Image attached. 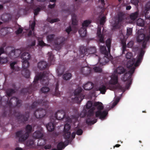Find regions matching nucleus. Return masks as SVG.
<instances>
[{"mask_svg":"<svg viewBox=\"0 0 150 150\" xmlns=\"http://www.w3.org/2000/svg\"><path fill=\"white\" fill-rule=\"evenodd\" d=\"M107 89L106 86L103 85L100 86L98 88V90L100 91V93L102 94H105L106 91Z\"/></svg>","mask_w":150,"mask_h":150,"instance_id":"nucleus-33","label":"nucleus"},{"mask_svg":"<svg viewBox=\"0 0 150 150\" xmlns=\"http://www.w3.org/2000/svg\"><path fill=\"white\" fill-rule=\"evenodd\" d=\"M101 27L98 26L97 32V41L100 47V51L101 53L105 55L103 58L101 59L98 57V62L100 63V66L105 65L108 61V59L107 57L108 56V53L105 46V35L101 33Z\"/></svg>","mask_w":150,"mask_h":150,"instance_id":"nucleus-1","label":"nucleus"},{"mask_svg":"<svg viewBox=\"0 0 150 150\" xmlns=\"http://www.w3.org/2000/svg\"><path fill=\"white\" fill-rule=\"evenodd\" d=\"M7 100L6 101V105L7 106L4 107V111L3 112L2 116L4 117H6L7 116H10L12 114V103L11 100L13 99L16 100V106L18 108L21 107L22 104V101L21 100H19L18 98L15 97H12L11 98L10 100L8 101L9 98H7Z\"/></svg>","mask_w":150,"mask_h":150,"instance_id":"nucleus-2","label":"nucleus"},{"mask_svg":"<svg viewBox=\"0 0 150 150\" xmlns=\"http://www.w3.org/2000/svg\"><path fill=\"white\" fill-rule=\"evenodd\" d=\"M43 136V132L42 131H36L33 134V137L36 139L41 138Z\"/></svg>","mask_w":150,"mask_h":150,"instance_id":"nucleus-25","label":"nucleus"},{"mask_svg":"<svg viewBox=\"0 0 150 150\" xmlns=\"http://www.w3.org/2000/svg\"><path fill=\"white\" fill-rule=\"evenodd\" d=\"M59 84L58 82H57L55 88V94L57 96H58L60 94L59 91H58Z\"/></svg>","mask_w":150,"mask_h":150,"instance_id":"nucleus-47","label":"nucleus"},{"mask_svg":"<svg viewBox=\"0 0 150 150\" xmlns=\"http://www.w3.org/2000/svg\"><path fill=\"white\" fill-rule=\"evenodd\" d=\"M37 84L32 83L28 88H23L21 91V93L25 95L27 93L29 94L31 93L37 89Z\"/></svg>","mask_w":150,"mask_h":150,"instance_id":"nucleus-12","label":"nucleus"},{"mask_svg":"<svg viewBox=\"0 0 150 150\" xmlns=\"http://www.w3.org/2000/svg\"><path fill=\"white\" fill-rule=\"evenodd\" d=\"M95 109L94 107L92 108L89 110L88 112L86 110H84L82 111L80 114V117H84L87 115V119L86 120V123L88 125H91L96 123L97 121V119H94L92 120L91 119L94 118V113L93 110Z\"/></svg>","mask_w":150,"mask_h":150,"instance_id":"nucleus-4","label":"nucleus"},{"mask_svg":"<svg viewBox=\"0 0 150 150\" xmlns=\"http://www.w3.org/2000/svg\"><path fill=\"white\" fill-rule=\"evenodd\" d=\"M80 36L82 37H85L86 35V28L82 27L79 30Z\"/></svg>","mask_w":150,"mask_h":150,"instance_id":"nucleus-28","label":"nucleus"},{"mask_svg":"<svg viewBox=\"0 0 150 150\" xmlns=\"http://www.w3.org/2000/svg\"><path fill=\"white\" fill-rule=\"evenodd\" d=\"M46 114V111L45 109L39 108L37 109L34 112V115L37 119H41L44 117Z\"/></svg>","mask_w":150,"mask_h":150,"instance_id":"nucleus-14","label":"nucleus"},{"mask_svg":"<svg viewBox=\"0 0 150 150\" xmlns=\"http://www.w3.org/2000/svg\"><path fill=\"white\" fill-rule=\"evenodd\" d=\"M93 103L91 101H88L86 104V108L88 109H90L92 106Z\"/></svg>","mask_w":150,"mask_h":150,"instance_id":"nucleus-49","label":"nucleus"},{"mask_svg":"<svg viewBox=\"0 0 150 150\" xmlns=\"http://www.w3.org/2000/svg\"><path fill=\"white\" fill-rule=\"evenodd\" d=\"M21 52L20 51L13 50L8 54V56L11 59H13L19 56Z\"/></svg>","mask_w":150,"mask_h":150,"instance_id":"nucleus-21","label":"nucleus"},{"mask_svg":"<svg viewBox=\"0 0 150 150\" xmlns=\"http://www.w3.org/2000/svg\"><path fill=\"white\" fill-rule=\"evenodd\" d=\"M28 67L25 68L23 67V69L21 71V74L22 75L26 78H29L30 76V72L29 70L27 69Z\"/></svg>","mask_w":150,"mask_h":150,"instance_id":"nucleus-26","label":"nucleus"},{"mask_svg":"<svg viewBox=\"0 0 150 150\" xmlns=\"http://www.w3.org/2000/svg\"><path fill=\"white\" fill-rule=\"evenodd\" d=\"M83 133V130L81 129H77L76 132V134L79 135H80L82 134Z\"/></svg>","mask_w":150,"mask_h":150,"instance_id":"nucleus-58","label":"nucleus"},{"mask_svg":"<svg viewBox=\"0 0 150 150\" xmlns=\"http://www.w3.org/2000/svg\"><path fill=\"white\" fill-rule=\"evenodd\" d=\"M16 91H15L14 89H13L9 88H8L6 91V95L7 96L10 97L12 96V95L15 93Z\"/></svg>","mask_w":150,"mask_h":150,"instance_id":"nucleus-36","label":"nucleus"},{"mask_svg":"<svg viewBox=\"0 0 150 150\" xmlns=\"http://www.w3.org/2000/svg\"><path fill=\"white\" fill-rule=\"evenodd\" d=\"M31 56L28 52H24L22 54L21 58L23 60L22 67L25 68L28 67L29 66V63L28 60L30 58Z\"/></svg>","mask_w":150,"mask_h":150,"instance_id":"nucleus-10","label":"nucleus"},{"mask_svg":"<svg viewBox=\"0 0 150 150\" xmlns=\"http://www.w3.org/2000/svg\"><path fill=\"white\" fill-rule=\"evenodd\" d=\"M51 144H50L46 145L44 147V148L46 149H50L51 148Z\"/></svg>","mask_w":150,"mask_h":150,"instance_id":"nucleus-61","label":"nucleus"},{"mask_svg":"<svg viewBox=\"0 0 150 150\" xmlns=\"http://www.w3.org/2000/svg\"><path fill=\"white\" fill-rule=\"evenodd\" d=\"M137 25L142 27L144 25V22L143 19L140 18L137 19Z\"/></svg>","mask_w":150,"mask_h":150,"instance_id":"nucleus-40","label":"nucleus"},{"mask_svg":"<svg viewBox=\"0 0 150 150\" xmlns=\"http://www.w3.org/2000/svg\"><path fill=\"white\" fill-rule=\"evenodd\" d=\"M34 144V142L32 139H29L26 142V145L28 146H32Z\"/></svg>","mask_w":150,"mask_h":150,"instance_id":"nucleus-43","label":"nucleus"},{"mask_svg":"<svg viewBox=\"0 0 150 150\" xmlns=\"http://www.w3.org/2000/svg\"><path fill=\"white\" fill-rule=\"evenodd\" d=\"M49 88L47 87H43L41 89V91L43 93H46L49 91Z\"/></svg>","mask_w":150,"mask_h":150,"instance_id":"nucleus-45","label":"nucleus"},{"mask_svg":"<svg viewBox=\"0 0 150 150\" xmlns=\"http://www.w3.org/2000/svg\"><path fill=\"white\" fill-rule=\"evenodd\" d=\"M48 64L45 61H41L38 64L37 67L40 70H43L48 68Z\"/></svg>","mask_w":150,"mask_h":150,"instance_id":"nucleus-22","label":"nucleus"},{"mask_svg":"<svg viewBox=\"0 0 150 150\" xmlns=\"http://www.w3.org/2000/svg\"><path fill=\"white\" fill-rule=\"evenodd\" d=\"M126 69L123 67L120 66L118 67L117 68L116 72L118 74H121L125 72L126 71Z\"/></svg>","mask_w":150,"mask_h":150,"instance_id":"nucleus-30","label":"nucleus"},{"mask_svg":"<svg viewBox=\"0 0 150 150\" xmlns=\"http://www.w3.org/2000/svg\"><path fill=\"white\" fill-rule=\"evenodd\" d=\"M29 116V113L26 112L24 115L19 113L18 115L16 116V117L19 120V121H21V122L23 123L28 120Z\"/></svg>","mask_w":150,"mask_h":150,"instance_id":"nucleus-16","label":"nucleus"},{"mask_svg":"<svg viewBox=\"0 0 150 150\" xmlns=\"http://www.w3.org/2000/svg\"><path fill=\"white\" fill-rule=\"evenodd\" d=\"M101 103L96 102L93 104V106L96 107L98 110L95 112V115L96 117H99V119L102 120L104 119L108 114V111L105 110L102 111L104 107Z\"/></svg>","mask_w":150,"mask_h":150,"instance_id":"nucleus-6","label":"nucleus"},{"mask_svg":"<svg viewBox=\"0 0 150 150\" xmlns=\"http://www.w3.org/2000/svg\"><path fill=\"white\" fill-rule=\"evenodd\" d=\"M132 81H129L127 84H126V87L127 89H128L132 83Z\"/></svg>","mask_w":150,"mask_h":150,"instance_id":"nucleus-63","label":"nucleus"},{"mask_svg":"<svg viewBox=\"0 0 150 150\" xmlns=\"http://www.w3.org/2000/svg\"><path fill=\"white\" fill-rule=\"evenodd\" d=\"M48 61L49 62L52 64H54V56L51 52H49L48 54Z\"/></svg>","mask_w":150,"mask_h":150,"instance_id":"nucleus-29","label":"nucleus"},{"mask_svg":"<svg viewBox=\"0 0 150 150\" xmlns=\"http://www.w3.org/2000/svg\"><path fill=\"white\" fill-rule=\"evenodd\" d=\"M79 51L81 57H83L85 55L87 56L89 54H94L96 52V49L94 47L87 48L85 47L81 46Z\"/></svg>","mask_w":150,"mask_h":150,"instance_id":"nucleus-8","label":"nucleus"},{"mask_svg":"<svg viewBox=\"0 0 150 150\" xmlns=\"http://www.w3.org/2000/svg\"><path fill=\"white\" fill-rule=\"evenodd\" d=\"M4 52V48L3 47H1L0 48V56L1 54H3Z\"/></svg>","mask_w":150,"mask_h":150,"instance_id":"nucleus-64","label":"nucleus"},{"mask_svg":"<svg viewBox=\"0 0 150 150\" xmlns=\"http://www.w3.org/2000/svg\"><path fill=\"white\" fill-rule=\"evenodd\" d=\"M118 83V77L115 74H112L111 77V80L109 81L108 83L109 86L108 89H111L114 88L113 86H112L111 85H115L117 84Z\"/></svg>","mask_w":150,"mask_h":150,"instance_id":"nucleus-17","label":"nucleus"},{"mask_svg":"<svg viewBox=\"0 0 150 150\" xmlns=\"http://www.w3.org/2000/svg\"><path fill=\"white\" fill-rule=\"evenodd\" d=\"M72 31L71 28L70 26L67 28L66 29V31L68 35H69L70 33Z\"/></svg>","mask_w":150,"mask_h":150,"instance_id":"nucleus-59","label":"nucleus"},{"mask_svg":"<svg viewBox=\"0 0 150 150\" xmlns=\"http://www.w3.org/2000/svg\"><path fill=\"white\" fill-rule=\"evenodd\" d=\"M60 42L54 41L53 45L54 49L56 50H59L61 48L63 44H64V38H61L60 39Z\"/></svg>","mask_w":150,"mask_h":150,"instance_id":"nucleus-20","label":"nucleus"},{"mask_svg":"<svg viewBox=\"0 0 150 150\" xmlns=\"http://www.w3.org/2000/svg\"><path fill=\"white\" fill-rule=\"evenodd\" d=\"M145 52V51L142 49L138 53L137 57V60L136 62H135V59L134 58L129 59L127 62V67L128 68L131 67V68L134 67L135 68L136 67L138 66L142 60Z\"/></svg>","mask_w":150,"mask_h":150,"instance_id":"nucleus-3","label":"nucleus"},{"mask_svg":"<svg viewBox=\"0 0 150 150\" xmlns=\"http://www.w3.org/2000/svg\"><path fill=\"white\" fill-rule=\"evenodd\" d=\"M71 126L68 123L65 124L64 127V132L70 131L71 128Z\"/></svg>","mask_w":150,"mask_h":150,"instance_id":"nucleus-46","label":"nucleus"},{"mask_svg":"<svg viewBox=\"0 0 150 150\" xmlns=\"http://www.w3.org/2000/svg\"><path fill=\"white\" fill-rule=\"evenodd\" d=\"M70 142L69 140H67L64 142H61L57 145V148L58 150H62V149L67 146Z\"/></svg>","mask_w":150,"mask_h":150,"instance_id":"nucleus-24","label":"nucleus"},{"mask_svg":"<svg viewBox=\"0 0 150 150\" xmlns=\"http://www.w3.org/2000/svg\"><path fill=\"white\" fill-rule=\"evenodd\" d=\"M35 25V21L33 22L31 25V28L33 31L34 30Z\"/></svg>","mask_w":150,"mask_h":150,"instance_id":"nucleus-62","label":"nucleus"},{"mask_svg":"<svg viewBox=\"0 0 150 150\" xmlns=\"http://www.w3.org/2000/svg\"><path fill=\"white\" fill-rule=\"evenodd\" d=\"M91 21L89 20H86L84 21L82 24V27L83 28H86L91 23Z\"/></svg>","mask_w":150,"mask_h":150,"instance_id":"nucleus-41","label":"nucleus"},{"mask_svg":"<svg viewBox=\"0 0 150 150\" xmlns=\"http://www.w3.org/2000/svg\"><path fill=\"white\" fill-rule=\"evenodd\" d=\"M135 70V68L134 67L131 68L128 71H126L122 78V80L125 82L126 81H132V77L134 72Z\"/></svg>","mask_w":150,"mask_h":150,"instance_id":"nucleus-11","label":"nucleus"},{"mask_svg":"<svg viewBox=\"0 0 150 150\" xmlns=\"http://www.w3.org/2000/svg\"><path fill=\"white\" fill-rule=\"evenodd\" d=\"M53 117L51 116L50 117V120L51 122H49L46 125V128L48 131L49 132H51L53 131L55 127L54 125V119H52Z\"/></svg>","mask_w":150,"mask_h":150,"instance_id":"nucleus-19","label":"nucleus"},{"mask_svg":"<svg viewBox=\"0 0 150 150\" xmlns=\"http://www.w3.org/2000/svg\"><path fill=\"white\" fill-rule=\"evenodd\" d=\"M38 144H39L40 146H43L45 144V141L43 139H40Z\"/></svg>","mask_w":150,"mask_h":150,"instance_id":"nucleus-51","label":"nucleus"},{"mask_svg":"<svg viewBox=\"0 0 150 150\" xmlns=\"http://www.w3.org/2000/svg\"><path fill=\"white\" fill-rule=\"evenodd\" d=\"M133 56V54L131 52H128L126 54V58L127 59H130Z\"/></svg>","mask_w":150,"mask_h":150,"instance_id":"nucleus-55","label":"nucleus"},{"mask_svg":"<svg viewBox=\"0 0 150 150\" xmlns=\"http://www.w3.org/2000/svg\"><path fill=\"white\" fill-rule=\"evenodd\" d=\"M39 105L45 106V108H47L49 106V103L47 100L43 101L41 99L38 101L34 102L31 105V108L32 109H34L36 108Z\"/></svg>","mask_w":150,"mask_h":150,"instance_id":"nucleus-15","label":"nucleus"},{"mask_svg":"<svg viewBox=\"0 0 150 150\" xmlns=\"http://www.w3.org/2000/svg\"><path fill=\"white\" fill-rule=\"evenodd\" d=\"M82 90L81 88L79 87L74 91V93L75 97L74 100L78 103H80L84 97V95L81 93Z\"/></svg>","mask_w":150,"mask_h":150,"instance_id":"nucleus-9","label":"nucleus"},{"mask_svg":"<svg viewBox=\"0 0 150 150\" xmlns=\"http://www.w3.org/2000/svg\"><path fill=\"white\" fill-rule=\"evenodd\" d=\"M64 138L67 139V140H69L68 139L70 138L71 136V132L70 131H66L64 132Z\"/></svg>","mask_w":150,"mask_h":150,"instance_id":"nucleus-42","label":"nucleus"},{"mask_svg":"<svg viewBox=\"0 0 150 150\" xmlns=\"http://www.w3.org/2000/svg\"><path fill=\"white\" fill-rule=\"evenodd\" d=\"M111 44V40L109 38L106 40L105 42L106 46L107 47L108 52H110V47Z\"/></svg>","mask_w":150,"mask_h":150,"instance_id":"nucleus-39","label":"nucleus"},{"mask_svg":"<svg viewBox=\"0 0 150 150\" xmlns=\"http://www.w3.org/2000/svg\"><path fill=\"white\" fill-rule=\"evenodd\" d=\"M40 11V8L39 7H38L36 9H34V15L35 16L37 15L38 14L39 12Z\"/></svg>","mask_w":150,"mask_h":150,"instance_id":"nucleus-56","label":"nucleus"},{"mask_svg":"<svg viewBox=\"0 0 150 150\" xmlns=\"http://www.w3.org/2000/svg\"><path fill=\"white\" fill-rule=\"evenodd\" d=\"M38 45L41 47H43L45 46H46L47 45L42 40H38Z\"/></svg>","mask_w":150,"mask_h":150,"instance_id":"nucleus-53","label":"nucleus"},{"mask_svg":"<svg viewBox=\"0 0 150 150\" xmlns=\"http://www.w3.org/2000/svg\"><path fill=\"white\" fill-rule=\"evenodd\" d=\"M40 80L42 85L47 86L49 83L48 80V74L45 72L40 73L38 74L34 78L33 83L37 84L36 86L38 88V81Z\"/></svg>","mask_w":150,"mask_h":150,"instance_id":"nucleus-7","label":"nucleus"},{"mask_svg":"<svg viewBox=\"0 0 150 150\" xmlns=\"http://www.w3.org/2000/svg\"><path fill=\"white\" fill-rule=\"evenodd\" d=\"M150 10V1L146 4L145 7V11H146V14Z\"/></svg>","mask_w":150,"mask_h":150,"instance_id":"nucleus-44","label":"nucleus"},{"mask_svg":"<svg viewBox=\"0 0 150 150\" xmlns=\"http://www.w3.org/2000/svg\"><path fill=\"white\" fill-rule=\"evenodd\" d=\"M139 13L138 11H136L134 13H131L129 17L133 21L135 20L138 17Z\"/></svg>","mask_w":150,"mask_h":150,"instance_id":"nucleus-31","label":"nucleus"},{"mask_svg":"<svg viewBox=\"0 0 150 150\" xmlns=\"http://www.w3.org/2000/svg\"><path fill=\"white\" fill-rule=\"evenodd\" d=\"M91 72V69L86 67H83L80 69V73L86 76L89 75Z\"/></svg>","mask_w":150,"mask_h":150,"instance_id":"nucleus-23","label":"nucleus"},{"mask_svg":"<svg viewBox=\"0 0 150 150\" xmlns=\"http://www.w3.org/2000/svg\"><path fill=\"white\" fill-rule=\"evenodd\" d=\"M61 38H64V42L66 40V39L64 37H58L56 38L54 40V41H57V42H60L61 40H60V39Z\"/></svg>","mask_w":150,"mask_h":150,"instance_id":"nucleus-60","label":"nucleus"},{"mask_svg":"<svg viewBox=\"0 0 150 150\" xmlns=\"http://www.w3.org/2000/svg\"><path fill=\"white\" fill-rule=\"evenodd\" d=\"M84 89L86 90H90L93 87V83L91 82H89L86 83L83 86Z\"/></svg>","mask_w":150,"mask_h":150,"instance_id":"nucleus-27","label":"nucleus"},{"mask_svg":"<svg viewBox=\"0 0 150 150\" xmlns=\"http://www.w3.org/2000/svg\"><path fill=\"white\" fill-rule=\"evenodd\" d=\"M123 13L120 12L118 13L117 18L115 20L112 25L113 28L117 29L119 28V25L123 20Z\"/></svg>","mask_w":150,"mask_h":150,"instance_id":"nucleus-13","label":"nucleus"},{"mask_svg":"<svg viewBox=\"0 0 150 150\" xmlns=\"http://www.w3.org/2000/svg\"><path fill=\"white\" fill-rule=\"evenodd\" d=\"M32 126L30 125H28L26 127L25 130L26 132L24 133L22 130H20L16 132V137L18 138L19 142L23 143L29 137L28 133H30L32 131Z\"/></svg>","mask_w":150,"mask_h":150,"instance_id":"nucleus-5","label":"nucleus"},{"mask_svg":"<svg viewBox=\"0 0 150 150\" xmlns=\"http://www.w3.org/2000/svg\"><path fill=\"white\" fill-rule=\"evenodd\" d=\"M8 58L7 57H0V63L2 64H5L7 63L8 61Z\"/></svg>","mask_w":150,"mask_h":150,"instance_id":"nucleus-38","label":"nucleus"},{"mask_svg":"<svg viewBox=\"0 0 150 150\" xmlns=\"http://www.w3.org/2000/svg\"><path fill=\"white\" fill-rule=\"evenodd\" d=\"M72 76V75L71 73H66L63 76V78L66 80H68L70 79Z\"/></svg>","mask_w":150,"mask_h":150,"instance_id":"nucleus-37","label":"nucleus"},{"mask_svg":"<svg viewBox=\"0 0 150 150\" xmlns=\"http://www.w3.org/2000/svg\"><path fill=\"white\" fill-rule=\"evenodd\" d=\"M65 113L64 111L63 110H59L54 114V119H57L60 120L64 118L65 116Z\"/></svg>","mask_w":150,"mask_h":150,"instance_id":"nucleus-18","label":"nucleus"},{"mask_svg":"<svg viewBox=\"0 0 150 150\" xmlns=\"http://www.w3.org/2000/svg\"><path fill=\"white\" fill-rule=\"evenodd\" d=\"M17 64L16 62H14L11 63L10 66L11 68L13 71H18L19 70V68L17 66H15V65Z\"/></svg>","mask_w":150,"mask_h":150,"instance_id":"nucleus-32","label":"nucleus"},{"mask_svg":"<svg viewBox=\"0 0 150 150\" xmlns=\"http://www.w3.org/2000/svg\"><path fill=\"white\" fill-rule=\"evenodd\" d=\"M55 35L54 34H50L47 35V41L50 43H51L54 40Z\"/></svg>","mask_w":150,"mask_h":150,"instance_id":"nucleus-35","label":"nucleus"},{"mask_svg":"<svg viewBox=\"0 0 150 150\" xmlns=\"http://www.w3.org/2000/svg\"><path fill=\"white\" fill-rule=\"evenodd\" d=\"M105 16H103L100 18V25H103L106 19Z\"/></svg>","mask_w":150,"mask_h":150,"instance_id":"nucleus-52","label":"nucleus"},{"mask_svg":"<svg viewBox=\"0 0 150 150\" xmlns=\"http://www.w3.org/2000/svg\"><path fill=\"white\" fill-rule=\"evenodd\" d=\"M23 29L22 28H19L17 30L15 31V33L17 35H18L22 33Z\"/></svg>","mask_w":150,"mask_h":150,"instance_id":"nucleus-57","label":"nucleus"},{"mask_svg":"<svg viewBox=\"0 0 150 150\" xmlns=\"http://www.w3.org/2000/svg\"><path fill=\"white\" fill-rule=\"evenodd\" d=\"M48 21L50 23H53L55 22H56L59 21V19L57 18L54 19H51L50 18L48 19Z\"/></svg>","mask_w":150,"mask_h":150,"instance_id":"nucleus-50","label":"nucleus"},{"mask_svg":"<svg viewBox=\"0 0 150 150\" xmlns=\"http://www.w3.org/2000/svg\"><path fill=\"white\" fill-rule=\"evenodd\" d=\"M71 19L72 24L73 25H76L77 24L78 21L76 19V16L74 14H72L71 15Z\"/></svg>","mask_w":150,"mask_h":150,"instance_id":"nucleus-34","label":"nucleus"},{"mask_svg":"<svg viewBox=\"0 0 150 150\" xmlns=\"http://www.w3.org/2000/svg\"><path fill=\"white\" fill-rule=\"evenodd\" d=\"M94 71L96 72H101L102 69L99 67H95L93 68Z\"/></svg>","mask_w":150,"mask_h":150,"instance_id":"nucleus-48","label":"nucleus"},{"mask_svg":"<svg viewBox=\"0 0 150 150\" xmlns=\"http://www.w3.org/2000/svg\"><path fill=\"white\" fill-rule=\"evenodd\" d=\"M132 29L131 28H127L126 35H131L132 34Z\"/></svg>","mask_w":150,"mask_h":150,"instance_id":"nucleus-54","label":"nucleus"}]
</instances>
